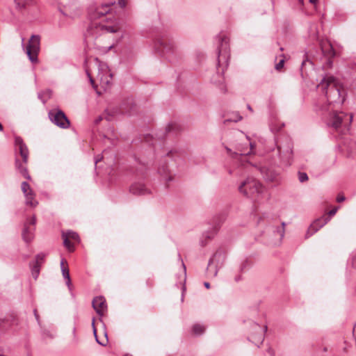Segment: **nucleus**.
Wrapping results in <instances>:
<instances>
[{
  "label": "nucleus",
  "instance_id": "obj_1",
  "mask_svg": "<svg viewBox=\"0 0 356 356\" xmlns=\"http://www.w3.org/2000/svg\"><path fill=\"white\" fill-rule=\"evenodd\" d=\"M113 3L103 4L95 9L90 8L89 11V16L91 22L87 30V35L92 37H97L98 35H101L102 33H114L120 30V26L118 24L113 25H106L103 22H97L96 19L104 17L108 14L111 10V7L113 5Z\"/></svg>",
  "mask_w": 356,
  "mask_h": 356
},
{
  "label": "nucleus",
  "instance_id": "obj_2",
  "mask_svg": "<svg viewBox=\"0 0 356 356\" xmlns=\"http://www.w3.org/2000/svg\"><path fill=\"white\" fill-rule=\"evenodd\" d=\"M317 88L325 92L329 105L342 104L344 98L341 96L340 86L332 76H326L318 84Z\"/></svg>",
  "mask_w": 356,
  "mask_h": 356
},
{
  "label": "nucleus",
  "instance_id": "obj_3",
  "mask_svg": "<svg viewBox=\"0 0 356 356\" xmlns=\"http://www.w3.org/2000/svg\"><path fill=\"white\" fill-rule=\"evenodd\" d=\"M238 190L245 196L256 199L263 192V187L257 180L248 177L240 184Z\"/></svg>",
  "mask_w": 356,
  "mask_h": 356
},
{
  "label": "nucleus",
  "instance_id": "obj_4",
  "mask_svg": "<svg viewBox=\"0 0 356 356\" xmlns=\"http://www.w3.org/2000/svg\"><path fill=\"white\" fill-rule=\"evenodd\" d=\"M40 37L38 35H32L29 44L24 46V38H22V46L25 50L30 61L36 63L38 61V55L40 51Z\"/></svg>",
  "mask_w": 356,
  "mask_h": 356
},
{
  "label": "nucleus",
  "instance_id": "obj_5",
  "mask_svg": "<svg viewBox=\"0 0 356 356\" xmlns=\"http://www.w3.org/2000/svg\"><path fill=\"white\" fill-rule=\"evenodd\" d=\"M155 46L162 56L168 59L177 54V47L172 39L166 37L159 38L157 40Z\"/></svg>",
  "mask_w": 356,
  "mask_h": 356
},
{
  "label": "nucleus",
  "instance_id": "obj_6",
  "mask_svg": "<svg viewBox=\"0 0 356 356\" xmlns=\"http://www.w3.org/2000/svg\"><path fill=\"white\" fill-rule=\"evenodd\" d=\"M279 156L285 165H290L293 160V143L289 138H285L277 144Z\"/></svg>",
  "mask_w": 356,
  "mask_h": 356
},
{
  "label": "nucleus",
  "instance_id": "obj_7",
  "mask_svg": "<svg viewBox=\"0 0 356 356\" xmlns=\"http://www.w3.org/2000/svg\"><path fill=\"white\" fill-rule=\"evenodd\" d=\"M95 65L97 67V79L102 86L106 89L111 84L113 75L107 64L100 61L97 58L95 59Z\"/></svg>",
  "mask_w": 356,
  "mask_h": 356
},
{
  "label": "nucleus",
  "instance_id": "obj_8",
  "mask_svg": "<svg viewBox=\"0 0 356 356\" xmlns=\"http://www.w3.org/2000/svg\"><path fill=\"white\" fill-rule=\"evenodd\" d=\"M218 39V65L227 67L229 58V39L225 35H219Z\"/></svg>",
  "mask_w": 356,
  "mask_h": 356
},
{
  "label": "nucleus",
  "instance_id": "obj_9",
  "mask_svg": "<svg viewBox=\"0 0 356 356\" xmlns=\"http://www.w3.org/2000/svg\"><path fill=\"white\" fill-rule=\"evenodd\" d=\"M225 259V254L222 250L216 251L209 259L207 272L211 277H216L218 269L223 265Z\"/></svg>",
  "mask_w": 356,
  "mask_h": 356
},
{
  "label": "nucleus",
  "instance_id": "obj_10",
  "mask_svg": "<svg viewBox=\"0 0 356 356\" xmlns=\"http://www.w3.org/2000/svg\"><path fill=\"white\" fill-rule=\"evenodd\" d=\"M327 111L330 112L329 118L327 120V124L328 126H330L335 129H337L339 127H340L341 124L345 120V118H348V120L349 123H350L353 120L352 115L348 116L346 113L343 112L338 113L337 111H334L332 108H327Z\"/></svg>",
  "mask_w": 356,
  "mask_h": 356
},
{
  "label": "nucleus",
  "instance_id": "obj_11",
  "mask_svg": "<svg viewBox=\"0 0 356 356\" xmlns=\"http://www.w3.org/2000/svg\"><path fill=\"white\" fill-rule=\"evenodd\" d=\"M49 118L54 124L60 128L67 129L70 125V120L61 110H51L49 112Z\"/></svg>",
  "mask_w": 356,
  "mask_h": 356
},
{
  "label": "nucleus",
  "instance_id": "obj_12",
  "mask_svg": "<svg viewBox=\"0 0 356 356\" xmlns=\"http://www.w3.org/2000/svg\"><path fill=\"white\" fill-rule=\"evenodd\" d=\"M266 331V325L261 327L257 323H252V332L248 339L259 347L264 340V334Z\"/></svg>",
  "mask_w": 356,
  "mask_h": 356
},
{
  "label": "nucleus",
  "instance_id": "obj_13",
  "mask_svg": "<svg viewBox=\"0 0 356 356\" xmlns=\"http://www.w3.org/2000/svg\"><path fill=\"white\" fill-rule=\"evenodd\" d=\"M134 108V102L131 98L127 99L122 102L120 108H113L112 109H107L108 115L115 116L118 114H128L131 115V111Z\"/></svg>",
  "mask_w": 356,
  "mask_h": 356
},
{
  "label": "nucleus",
  "instance_id": "obj_14",
  "mask_svg": "<svg viewBox=\"0 0 356 356\" xmlns=\"http://www.w3.org/2000/svg\"><path fill=\"white\" fill-rule=\"evenodd\" d=\"M330 220V217L323 216L314 220L307 229L305 238H309L318 232L321 227L327 223Z\"/></svg>",
  "mask_w": 356,
  "mask_h": 356
},
{
  "label": "nucleus",
  "instance_id": "obj_15",
  "mask_svg": "<svg viewBox=\"0 0 356 356\" xmlns=\"http://www.w3.org/2000/svg\"><path fill=\"white\" fill-rule=\"evenodd\" d=\"M62 237L63 238V244L69 251L74 250V245L71 242V240L76 242L79 241V236L78 234L72 231L63 232Z\"/></svg>",
  "mask_w": 356,
  "mask_h": 356
},
{
  "label": "nucleus",
  "instance_id": "obj_16",
  "mask_svg": "<svg viewBox=\"0 0 356 356\" xmlns=\"http://www.w3.org/2000/svg\"><path fill=\"white\" fill-rule=\"evenodd\" d=\"M259 170L260 171L261 174L262 175L263 177L268 181H275L278 182L279 181V173L275 171L273 169L268 168L267 167H261L259 168Z\"/></svg>",
  "mask_w": 356,
  "mask_h": 356
},
{
  "label": "nucleus",
  "instance_id": "obj_17",
  "mask_svg": "<svg viewBox=\"0 0 356 356\" xmlns=\"http://www.w3.org/2000/svg\"><path fill=\"white\" fill-rule=\"evenodd\" d=\"M129 192L134 195H145L150 193L149 189H148L145 184L140 182H136L131 185L129 188Z\"/></svg>",
  "mask_w": 356,
  "mask_h": 356
},
{
  "label": "nucleus",
  "instance_id": "obj_18",
  "mask_svg": "<svg viewBox=\"0 0 356 356\" xmlns=\"http://www.w3.org/2000/svg\"><path fill=\"white\" fill-rule=\"evenodd\" d=\"M92 305L94 309L99 316H102L106 309V301L104 298L102 296H97L95 298L92 300Z\"/></svg>",
  "mask_w": 356,
  "mask_h": 356
},
{
  "label": "nucleus",
  "instance_id": "obj_19",
  "mask_svg": "<svg viewBox=\"0 0 356 356\" xmlns=\"http://www.w3.org/2000/svg\"><path fill=\"white\" fill-rule=\"evenodd\" d=\"M15 144L16 147L19 148V151L21 156L22 157L23 162L26 163L28 161L29 150L22 138L19 136L15 137Z\"/></svg>",
  "mask_w": 356,
  "mask_h": 356
},
{
  "label": "nucleus",
  "instance_id": "obj_20",
  "mask_svg": "<svg viewBox=\"0 0 356 356\" xmlns=\"http://www.w3.org/2000/svg\"><path fill=\"white\" fill-rule=\"evenodd\" d=\"M285 226L286 224L285 222H283L281 224V226H270L268 227V230L272 232L274 234L275 236H277L279 238L280 240H282L284 236Z\"/></svg>",
  "mask_w": 356,
  "mask_h": 356
},
{
  "label": "nucleus",
  "instance_id": "obj_21",
  "mask_svg": "<svg viewBox=\"0 0 356 356\" xmlns=\"http://www.w3.org/2000/svg\"><path fill=\"white\" fill-rule=\"evenodd\" d=\"M33 232H34V229L29 227L28 224H26V223L24 224V227L22 230V236L23 240L26 243H29L33 240V236H34Z\"/></svg>",
  "mask_w": 356,
  "mask_h": 356
},
{
  "label": "nucleus",
  "instance_id": "obj_22",
  "mask_svg": "<svg viewBox=\"0 0 356 356\" xmlns=\"http://www.w3.org/2000/svg\"><path fill=\"white\" fill-rule=\"evenodd\" d=\"M321 50L323 54L328 58H332L335 55L334 50L332 45L329 42H324L321 43Z\"/></svg>",
  "mask_w": 356,
  "mask_h": 356
},
{
  "label": "nucleus",
  "instance_id": "obj_23",
  "mask_svg": "<svg viewBox=\"0 0 356 356\" xmlns=\"http://www.w3.org/2000/svg\"><path fill=\"white\" fill-rule=\"evenodd\" d=\"M25 164L26 163L19 161L18 159H16L15 161V167L18 170L19 173H21L24 178L27 179H31V176L28 173V170Z\"/></svg>",
  "mask_w": 356,
  "mask_h": 356
},
{
  "label": "nucleus",
  "instance_id": "obj_24",
  "mask_svg": "<svg viewBox=\"0 0 356 356\" xmlns=\"http://www.w3.org/2000/svg\"><path fill=\"white\" fill-rule=\"evenodd\" d=\"M159 173L163 177L165 180L168 182L173 180V177L169 175V170L167 166H161L159 168Z\"/></svg>",
  "mask_w": 356,
  "mask_h": 356
},
{
  "label": "nucleus",
  "instance_id": "obj_25",
  "mask_svg": "<svg viewBox=\"0 0 356 356\" xmlns=\"http://www.w3.org/2000/svg\"><path fill=\"white\" fill-rule=\"evenodd\" d=\"M25 198L26 205L34 207L38 204V202L35 200V193L33 191L29 192V194L25 195Z\"/></svg>",
  "mask_w": 356,
  "mask_h": 356
},
{
  "label": "nucleus",
  "instance_id": "obj_26",
  "mask_svg": "<svg viewBox=\"0 0 356 356\" xmlns=\"http://www.w3.org/2000/svg\"><path fill=\"white\" fill-rule=\"evenodd\" d=\"M51 96V90L47 89L38 93V98L44 104Z\"/></svg>",
  "mask_w": 356,
  "mask_h": 356
},
{
  "label": "nucleus",
  "instance_id": "obj_27",
  "mask_svg": "<svg viewBox=\"0 0 356 356\" xmlns=\"http://www.w3.org/2000/svg\"><path fill=\"white\" fill-rule=\"evenodd\" d=\"M249 145H250L249 151L241 149V150H239V152H234L233 154L236 156L240 155V159L242 160L243 156H245L250 154L254 148V145L252 143H250Z\"/></svg>",
  "mask_w": 356,
  "mask_h": 356
},
{
  "label": "nucleus",
  "instance_id": "obj_28",
  "mask_svg": "<svg viewBox=\"0 0 356 356\" xmlns=\"http://www.w3.org/2000/svg\"><path fill=\"white\" fill-rule=\"evenodd\" d=\"M205 327L200 324H195L193 326V332L195 335H200L204 332Z\"/></svg>",
  "mask_w": 356,
  "mask_h": 356
},
{
  "label": "nucleus",
  "instance_id": "obj_29",
  "mask_svg": "<svg viewBox=\"0 0 356 356\" xmlns=\"http://www.w3.org/2000/svg\"><path fill=\"white\" fill-rule=\"evenodd\" d=\"M34 0H15V3L19 8H24L26 6L32 5Z\"/></svg>",
  "mask_w": 356,
  "mask_h": 356
},
{
  "label": "nucleus",
  "instance_id": "obj_30",
  "mask_svg": "<svg viewBox=\"0 0 356 356\" xmlns=\"http://www.w3.org/2000/svg\"><path fill=\"white\" fill-rule=\"evenodd\" d=\"M214 83L218 86V87L220 89V90L222 93H225L226 92V91H227L226 86L225 84L224 78L222 76H220V80L218 82L217 81H214Z\"/></svg>",
  "mask_w": 356,
  "mask_h": 356
},
{
  "label": "nucleus",
  "instance_id": "obj_31",
  "mask_svg": "<svg viewBox=\"0 0 356 356\" xmlns=\"http://www.w3.org/2000/svg\"><path fill=\"white\" fill-rule=\"evenodd\" d=\"M21 188L24 196L29 194V192L33 191L30 185L26 181H23L22 183Z\"/></svg>",
  "mask_w": 356,
  "mask_h": 356
},
{
  "label": "nucleus",
  "instance_id": "obj_32",
  "mask_svg": "<svg viewBox=\"0 0 356 356\" xmlns=\"http://www.w3.org/2000/svg\"><path fill=\"white\" fill-rule=\"evenodd\" d=\"M40 264L35 263L32 266V275L35 279H37L40 273Z\"/></svg>",
  "mask_w": 356,
  "mask_h": 356
},
{
  "label": "nucleus",
  "instance_id": "obj_33",
  "mask_svg": "<svg viewBox=\"0 0 356 356\" xmlns=\"http://www.w3.org/2000/svg\"><path fill=\"white\" fill-rule=\"evenodd\" d=\"M242 119V117L238 113H234L233 116L225 120V122H237Z\"/></svg>",
  "mask_w": 356,
  "mask_h": 356
},
{
  "label": "nucleus",
  "instance_id": "obj_34",
  "mask_svg": "<svg viewBox=\"0 0 356 356\" xmlns=\"http://www.w3.org/2000/svg\"><path fill=\"white\" fill-rule=\"evenodd\" d=\"M46 254L43 252L39 253L35 256V263L38 264H41L44 261Z\"/></svg>",
  "mask_w": 356,
  "mask_h": 356
},
{
  "label": "nucleus",
  "instance_id": "obj_35",
  "mask_svg": "<svg viewBox=\"0 0 356 356\" xmlns=\"http://www.w3.org/2000/svg\"><path fill=\"white\" fill-rule=\"evenodd\" d=\"M92 326L93 334H94V335H95V337L96 341H97L99 344H100V345H102V346H105V344H104V343H103L102 342H101V341H99L98 340V338H97V330H96V327H95V318H92Z\"/></svg>",
  "mask_w": 356,
  "mask_h": 356
},
{
  "label": "nucleus",
  "instance_id": "obj_36",
  "mask_svg": "<svg viewBox=\"0 0 356 356\" xmlns=\"http://www.w3.org/2000/svg\"><path fill=\"white\" fill-rule=\"evenodd\" d=\"M298 179L300 182H305L308 180V176L305 172H298Z\"/></svg>",
  "mask_w": 356,
  "mask_h": 356
},
{
  "label": "nucleus",
  "instance_id": "obj_37",
  "mask_svg": "<svg viewBox=\"0 0 356 356\" xmlns=\"http://www.w3.org/2000/svg\"><path fill=\"white\" fill-rule=\"evenodd\" d=\"M62 3L63 4V6H64V8H65L64 10H61V12L63 13V15H71V13L70 12V10L71 8V6L64 4V3Z\"/></svg>",
  "mask_w": 356,
  "mask_h": 356
},
{
  "label": "nucleus",
  "instance_id": "obj_38",
  "mask_svg": "<svg viewBox=\"0 0 356 356\" xmlns=\"http://www.w3.org/2000/svg\"><path fill=\"white\" fill-rule=\"evenodd\" d=\"M61 271H62V274H63V277L65 280H69V277H70V273H69L68 268H63Z\"/></svg>",
  "mask_w": 356,
  "mask_h": 356
},
{
  "label": "nucleus",
  "instance_id": "obj_39",
  "mask_svg": "<svg viewBox=\"0 0 356 356\" xmlns=\"http://www.w3.org/2000/svg\"><path fill=\"white\" fill-rule=\"evenodd\" d=\"M86 71L87 76L89 78L90 82L91 83L93 88H95L96 85L95 83V81H94L93 78L91 76L90 72H89L88 70H86Z\"/></svg>",
  "mask_w": 356,
  "mask_h": 356
},
{
  "label": "nucleus",
  "instance_id": "obj_40",
  "mask_svg": "<svg viewBox=\"0 0 356 356\" xmlns=\"http://www.w3.org/2000/svg\"><path fill=\"white\" fill-rule=\"evenodd\" d=\"M284 59L280 60V62L277 64H276L275 69L277 70H281L284 66Z\"/></svg>",
  "mask_w": 356,
  "mask_h": 356
},
{
  "label": "nucleus",
  "instance_id": "obj_41",
  "mask_svg": "<svg viewBox=\"0 0 356 356\" xmlns=\"http://www.w3.org/2000/svg\"><path fill=\"white\" fill-rule=\"evenodd\" d=\"M35 221H36V220H35V216H33V217H31V218L29 220V222H26V224H28V225H34L35 224Z\"/></svg>",
  "mask_w": 356,
  "mask_h": 356
},
{
  "label": "nucleus",
  "instance_id": "obj_42",
  "mask_svg": "<svg viewBox=\"0 0 356 356\" xmlns=\"http://www.w3.org/2000/svg\"><path fill=\"white\" fill-rule=\"evenodd\" d=\"M113 48V45H110L108 47H102L101 51L102 52H104V53H106L108 52L109 50H111V49Z\"/></svg>",
  "mask_w": 356,
  "mask_h": 356
},
{
  "label": "nucleus",
  "instance_id": "obj_43",
  "mask_svg": "<svg viewBox=\"0 0 356 356\" xmlns=\"http://www.w3.org/2000/svg\"><path fill=\"white\" fill-rule=\"evenodd\" d=\"M127 3H126V1L125 0H119L118 1V5L121 7V8H124L125 6H126Z\"/></svg>",
  "mask_w": 356,
  "mask_h": 356
},
{
  "label": "nucleus",
  "instance_id": "obj_44",
  "mask_svg": "<svg viewBox=\"0 0 356 356\" xmlns=\"http://www.w3.org/2000/svg\"><path fill=\"white\" fill-rule=\"evenodd\" d=\"M344 200H345V197L343 195H339L337 199L338 202H341L344 201Z\"/></svg>",
  "mask_w": 356,
  "mask_h": 356
},
{
  "label": "nucleus",
  "instance_id": "obj_45",
  "mask_svg": "<svg viewBox=\"0 0 356 356\" xmlns=\"http://www.w3.org/2000/svg\"><path fill=\"white\" fill-rule=\"evenodd\" d=\"M337 211V208H335V209H333L330 210V211H329V215H330V216H334V215L336 213Z\"/></svg>",
  "mask_w": 356,
  "mask_h": 356
},
{
  "label": "nucleus",
  "instance_id": "obj_46",
  "mask_svg": "<svg viewBox=\"0 0 356 356\" xmlns=\"http://www.w3.org/2000/svg\"><path fill=\"white\" fill-rule=\"evenodd\" d=\"M66 284L67 285L69 289L71 290L72 283H71L70 277H69V280H66Z\"/></svg>",
  "mask_w": 356,
  "mask_h": 356
},
{
  "label": "nucleus",
  "instance_id": "obj_47",
  "mask_svg": "<svg viewBox=\"0 0 356 356\" xmlns=\"http://www.w3.org/2000/svg\"><path fill=\"white\" fill-rule=\"evenodd\" d=\"M352 264L354 268H356V256L353 259Z\"/></svg>",
  "mask_w": 356,
  "mask_h": 356
},
{
  "label": "nucleus",
  "instance_id": "obj_48",
  "mask_svg": "<svg viewBox=\"0 0 356 356\" xmlns=\"http://www.w3.org/2000/svg\"><path fill=\"white\" fill-rule=\"evenodd\" d=\"M268 353H269V355H271V356H273V355H274V351H273V349H271V348H268Z\"/></svg>",
  "mask_w": 356,
  "mask_h": 356
},
{
  "label": "nucleus",
  "instance_id": "obj_49",
  "mask_svg": "<svg viewBox=\"0 0 356 356\" xmlns=\"http://www.w3.org/2000/svg\"><path fill=\"white\" fill-rule=\"evenodd\" d=\"M65 262V259H62L61 260V262H60V267H61V270L63 269V268H66L65 266H64V263Z\"/></svg>",
  "mask_w": 356,
  "mask_h": 356
},
{
  "label": "nucleus",
  "instance_id": "obj_50",
  "mask_svg": "<svg viewBox=\"0 0 356 356\" xmlns=\"http://www.w3.org/2000/svg\"><path fill=\"white\" fill-rule=\"evenodd\" d=\"M204 286L207 288V289H209L210 288V284L209 282H204Z\"/></svg>",
  "mask_w": 356,
  "mask_h": 356
},
{
  "label": "nucleus",
  "instance_id": "obj_51",
  "mask_svg": "<svg viewBox=\"0 0 356 356\" xmlns=\"http://www.w3.org/2000/svg\"><path fill=\"white\" fill-rule=\"evenodd\" d=\"M247 108H248L250 111L253 112V110H252V107H251V106H250V104H248V105H247Z\"/></svg>",
  "mask_w": 356,
  "mask_h": 356
},
{
  "label": "nucleus",
  "instance_id": "obj_52",
  "mask_svg": "<svg viewBox=\"0 0 356 356\" xmlns=\"http://www.w3.org/2000/svg\"><path fill=\"white\" fill-rule=\"evenodd\" d=\"M72 332H73L74 338H76V328L74 327H73Z\"/></svg>",
  "mask_w": 356,
  "mask_h": 356
},
{
  "label": "nucleus",
  "instance_id": "obj_53",
  "mask_svg": "<svg viewBox=\"0 0 356 356\" xmlns=\"http://www.w3.org/2000/svg\"><path fill=\"white\" fill-rule=\"evenodd\" d=\"M309 2H310L311 3H312V4H315V3L317 2V1H318V0H309Z\"/></svg>",
  "mask_w": 356,
  "mask_h": 356
},
{
  "label": "nucleus",
  "instance_id": "obj_54",
  "mask_svg": "<svg viewBox=\"0 0 356 356\" xmlns=\"http://www.w3.org/2000/svg\"><path fill=\"white\" fill-rule=\"evenodd\" d=\"M173 154V152L172 151H170L168 153V156H170V155H172Z\"/></svg>",
  "mask_w": 356,
  "mask_h": 356
},
{
  "label": "nucleus",
  "instance_id": "obj_55",
  "mask_svg": "<svg viewBox=\"0 0 356 356\" xmlns=\"http://www.w3.org/2000/svg\"><path fill=\"white\" fill-rule=\"evenodd\" d=\"M225 216L222 217V218L220 219V222H223L225 220Z\"/></svg>",
  "mask_w": 356,
  "mask_h": 356
},
{
  "label": "nucleus",
  "instance_id": "obj_56",
  "mask_svg": "<svg viewBox=\"0 0 356 356\" xmlns=\"http://www.w3.org/2000/svg\"><path fill=\"white\" fill-rule=\"evenodd\" d=\"M47 335L50 337V338H54V336L50 334V333H48Z\"/></svg>",
  "mask_w": 356,
  "mask_h": 356
},
{
  "label": "nucleus",
  "instance_id": "obj_57",
  "mask_svg": "<svg viewBox=\"0 0 356 356\" xmlns=\"http://www.w3.org/2000/svg\"><path fill=\"white\" fill-rule=\"evenodd\" d=\"M182 265H183V267H184V273L186 274V267L184 266V264L182 263Z\"/></svg>",
  "mask_w": 356,
  "mask_h": 356
},
{
  "label": "nucleus",
  "instance_id": "obj_58",
  "mask_svg": "<svg viewBox=\"0 0 356 356\" xmlns=\"http://www.w3.org/2000/svg\"><path fill=\"white\" fill-rule=\"evenodd\" d=\"M100 160H101V159H96V161H95V164H97V163Z\"/></svg>",
  "mask_w": 356,
  "mask_h": 356
},
{
  "label": "nucleus",
  "instance_id": "obj_59",
  "mask_svg": "<svg viewBox=\"0 0 356 356\" xmlns=\"http://www.w3.org/2000/svg\"><path fill=\"white\" fill-rule=\"evenodd\" d=\"M34 312H35V316L36 318H38V315L36 314V310H34Z\"/></svg>",
  "mask_w": 356,
  "mask_h": 356
},
{
  "label": "nucleus",
  "instance_id": "obj_60",
  "mask_svg": "<svg viewBox=\"0 0 356 356\" xmlns=\"http://www.w3.org/2000/svg\"><path fill=\"white\" fill-rule=\"evenodd\" d=\"M227 150L228 152H232L231 149L227 148Z\"/></svg>",
  "mask_w": 356,
  "mask_h": 356
},
{
  "label": "nucleus",
  "instance_id": "obj_61",
  "mask_svg": "<svg viewBox=\"0 0 356 356\" xmlns=\"http://www.w3.org/2000/svg\"><path fill=\"white\" fill-rule=\"evenodd\" d=\"M305 65V61H303L302 63V66H303Z\"/></svg>",
  "mask_w": 356,
  "mask_h": 356
},
{
  "label": "nucleus",
  "instance_id": "obj_62",
  "mask_svg": "<svg viewBox=\"0 0 356 356\" xmlns=\"http://www.w3.org/2000/svg\"><path fill=\"white\" fill-rule=\"evenodd\" d=\"M107 120H111V118L110 117H107Z\"/></svg>",
  "mask_w": 356,
  "mask_h": 356
},
{
  "label": "nucleus",
  "instance_id": "obj_63",
  "mask_svg": "<svg viewBox=\"0 0 356 356\" xmlns=\"http://www.w3.org/2000/svg\"><path fill=\"white\" fill-rule=\"evenodd\" d=\"M125 356H132V355H125Z\"/></svg>",
  "mask_w": 356,
  "mask_h": 356
}]
</instances>
